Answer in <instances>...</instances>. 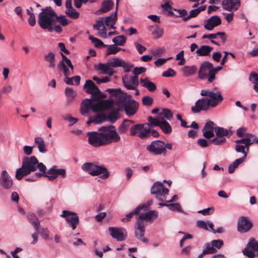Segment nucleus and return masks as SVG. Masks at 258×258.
<instances>
[{
    "mask_svg": "<svg viewBox=\"0 0 258 258\" xmlns=\"http://www.w3.org/2000/svg\"><path fill=\"white\" fill-rule=\"evenodd\" d=\"M60 216L65 218L68 224L72 227L73 230H75L79 224V217L75 213L64 210Z\"/></svg>",
    "mask_w": 258,
    "mask_h": 258,
    "instance_id": "9d476101",
    "label": "nucleus"
},
{
    "mask_svg": "<svg viewBox=\"0 0 258 258\" xmlns=\"http://www.w3.org/2000/svg\"><path fill=\"white\" fill-rule=\"evenodd\" d=\"M38 232H39L44 240H48L50 239V238L49 236V231L47 228H41L40 230H38Z\"/></svg>",
    "mask_w": 258,
    "mask_h": 258,
    "instance_id": "680f3d73",
    "label": "nucleus"
},
{
    "mask_svg": "<svg viewBox=\"0 0 258 258\" xmlns=\"http://www.w3.org/2000/svg\"><path fill=\"white\" fill-rule=\"evenodd\" d=\"M144 205H140L129 213L125 215V217L122 218L121 221L123 223L129 222L134 215H138L139 212L144 208Z\"/></svg>",
    "mask_w": 258,
    "mask_h": 258,
    "instance_id": "cd10ccee",
    "label": "nucleus"
},
{
    "mask_svg": "<svg viewBox=\"0 0 258 258\" xmlns=\"http://www.w3.org/2000/svg\"><path fill=\"white\" fill-rule=\"evenodd\" d=\"M48 174L46 175L44 173L43 176L47 177L49 180H53L58 176H60L62 177H65L66 176V170L62 168H56L55 167H52L48 169L46 172Z\"/></svg>",
    "mask_w": 258,
    "mask_h": 258,
    "instance_id": "4468645a",
    "label": "nucleus"
},
{
    "mask_svg": "<svg viewBox=\"0 0 258 258\" xmlns=\"http://www.w3.org/2000/svg\"><path fill=\"white\" fill-rule=\"evenodd\" d=\"M88 143L94 147H98L105 145L100 132H90L87 133Z\"/></svg>",
    "mask_w": 258,
    "mask_h": 258,
    "instance_id": "6e6552de",
    "label": "nucleus"
},
{
    "mask_svg": "<svg viewBox=\"0 0 258 258\" xmlns=\"http://www.w3.org/2000/svg\"><path fill=\"white\" fill-rule=\"evenodd\" d=\"M221 24L220 18L218 16H213L206 20L204 25V28L209 31L212 30L214 27L220 25Z\"/></svg>",
    "mask_w": 258,
    "mask_h": 258,
    "instance_id": "412c9836",
    "label": "nucleus"
},
{
    "mask_svg": "<svg viewBox=\"0 0 258 258\" xmlns=\"http://www.w3.org/2000/svg\"><path fill=\"white\" fill-rule=\"evenodd\" d=\"M83 88L86 93L91 95L92 99L95 96L100 93L99 89L91 80L86 81Z\"/></svg>",
    "mask_w": 258,
    "mask_h": 258,
    "instance_id": "f3484780",
    "label": "nucleus"
},
{
    "mask_svg": "<svg viewBox=\"0 0 258 258\" xmlns=\"http://www.w3.org/2000/svg\"><path fill=\"white\" fill-rule=\"evenodd\" d=\"M117 10H115V12L110 15L105 17L104 19V24L110 29H115L116 27L114 26L117 21Z\"/></svg>",
    "mask_w": 258,
    "mask_h": 258,
    "instance_id": "393cba45",
    "label": "nucleus"
},
{
    "mask_svg": "<svg viewBox=\"0 0 258 258\" xmlns=\"http://www.w3.org/2000/svg\"><path fill=\"white\" fill-rule=\"evenodd\" d=\"M65 95L67 98V102H71L76 96L77 93L72 88L67 87L65 89Z\"/></svg>",
    "mask_w": 258,
    "mask_h": 258,
    "instance_id": "a19ab883",
    "label": "nucleus"
},
{
    "mask_svg": "<svg viewBox=\"0 0 258 258\" xmlns=\"http://www.w3.org/2000/svg\"><path fill=\"white\" fill-rule=\"evenodd\" d=\"M245 159L243 158H239L236 159L234 162L231 163L230 165L228 167V172L229 173H232L235 171V169L238 167V166L244 162Z\"/></svg>",
    "mask_w": 258,
    "mask_h": 258,
    "instance_id": "4c0bfd02",
    "label": "nucleus"
},
{
    "mask_svg": "<svg viewBox=\"0 0 258 258\" xmlns=\"http://www.w3.org/2000/svg\"><path fill=\"white\" fill-rule=\"evenodd\" d=\"M103 18H101L100 20H98L96 21V23L93 26L94 29L97 30H100L101 27H102V30H104L105 29L104 26V22L103 21Z\"/></svg>",
    "mask_w": 258,
    "mask_h": 258,
    "instance_id": "69168bd1",
    "label": "nucleus"
},
{
    "mask_svg": "<svg viewBox=\"0 0 258 258\" xmlns=\"http://www.w3.org/2000/svg\"><path fill=\"white\" fill-rule=\"evenodd\" d=\"M215 132L216 136L219 137H225L229 136L228 131L223 127L216 126L215 127Z\"/></svg>",
    "mask_w": 258,
    "mask_h": 258,
    "instance_id": "09e8293b",
    "label": "nucleus"
},
{
    "mask_svg": "<svg viewBox=\"0 0 258 258\" xmlns=\"http://www.w3.org/2000/svg\"><path fill=\"white\" fill-rule=\"evenodd\" d=\"M148 121L149 123L145 124V126H148V127H151L152 126H159L161 121V119H160L157 118H154L152 116H149L148 117Z\"/></svg>",
    "mask_w": 258,
    "mask_h": 258,
    "instance_id": "3c124183",
    "label": "nucleus"
},
{
    "mask_svg": "<svg viewBox=\"0 0 258 258\" xmlns=\"http://www.w3.org/2000/svg\"><path fill=\"white\" fill-rule=\"evenodd\" d=\"M145 126V124L142 123L137 124L132 126L130 129L131 135L132 136L135 135L139 132H141Z\"/></svg>",
    "mask_w": 258,
    "mask_h": 258,
    "instance_id": "603ef678",
    "label": "nucleus"
},
{
    "mask_svg": "<svg viewBox=\"0 0 258 258\" xmlns=\"http://www.w3.org/2000/svg\"><path fill=\"white\" fill-rule=\"evenodd\" d=\"M124 109L128 116H132L136 112L138 104L134 100L129 99L124 103Z\"/></svg>",
    "mask_w": 258,
    "mask_h": 258,
    "instance_id": "a211bd4d",
    "label": "nucleus"
},
{
    "mask_svg": "<svg viewBox=\"0 0 258 258\" xmlns=\"http://www.w3.org/2000/svg\"><path fill=\"white\" fill-rule=\"evenodd\" d=\"M106 116L105 114L103 113H99L97 114L94 117L90 116L86 123L88 125L90 124L91 123L99 124L106 120Z\"/></svg>",
    "mask_w": 258,
    "mask_h": 258,
    "instance_id": "c85d7f7f",
    "label": "nucleus"
},
{
    "mask_svg": "<svg viewBox=\"0 0 258 258\" xmlns=\"http://www.w3.org/2000/svg\"><path fill=\"white\" fill-rule=\"evenodd\" d=\"M92 103L93 101L91 99L87 98L82 101L80 107V111L83 115H88L89 112L92 108Z\"/></svg>",
    "mask_w": 258,
    "mask_h": 258,
    "instance_id": "b1692460",
    "label": "nucleus"
},
{
    "mask_svg": "<svg viewBox=\"0 0 258 258\" xmlns=\"http://www.w3.org/2000/svg\"><path fill=\"white\" fill-rule=\"evenodd\" d=\"M105 47H107V49L105 53L106 55H109L110 54H115L122 49V48L117 47L115 44L107 45V46H106Z\"/></svg>",
    "mask_w": 258,
    "mask_h": 258,
    "instance_id": "37998d69",
    "label": "nucleus"
},
{
    "mask_svg": "<svg viewBox=\"0 0 258 258\" xmlns=\"http://www.w3.org/2000/svg\"><path fill=\"white\" fill-rule=\"evenodd\" d=\"M167 208L172 211H178L180 213L183 212L181 206L178 203L168 204Z\"/></svg>",
    "mask_w": 258,
    "mask_h": 258,
    "instance_id": "13d9d810",
    "label": "nucleus"
},
{
    "mask_svg": "<svg viewBox=\"0 0 258 258\" xmlns=\"http://www.w3.org/2000/svg\"><path fill=\"white\" fill-rule=\"evenodd\" d=\"M159 127L166 134H169L172 132V127L170 124L164 119L162 118Z\"/></svg>",
    "mask_w": 258,
    "mask_h": 258,
    "instance_id": "f704fd0d",
    "label": "nucleus"
},
{
    "mask_svg": "<svg viewBox=\"0 0 258 258\" xmlns=\"http://www.w3.org/2000/svg\"><path fill=\"white\" fill-rule=\"evenodd\" d=\"M226 141L225 137H216V138L210 140V143H213L215 145H221L225 143Z\"/></svg>",
    "mask_w": 258,
    "mask_h": 258,
    "instance_id": "6e6d98bb",
    "label": "nucleus"
},
{
    "mask_svg": "<svg viewBox=\"0 0 258 258\" xmlns=\"http://www.w3.org/2000/svg\"><path fill=\"white\" fill-rule=\"evenodd\" d=\"M95 167V164L93 163H85L82 166L83 170L87 172L90 175H93V172Z\"/></svg>",
    "mask_w": 258,
    "mask_h": 258,
    "instance_id": "c03bdc74",
    "label": "nucleus"
},
{
    "mask_svg": "<svg viewBox=\"0 0 258 258\" xmlns=\"http://www.w3.org/2000/svg\"><path fill=\"white\" fill-rule=\"evenodd\" d=\"M110 67L108 61L105 63H99L98 64V70L101 71L104 74H107V71L110 70Z\"/></svg>",
    "mask_w": 258,
    "mask_h": 258,
    "instance_id": "0e129e2a",
    "label": "nucleus"
},
{
    "mask_svg": "<svg viewBox=\"0 0 258 258\" xmlns=\"http://www.w3.org/2000/svg\"><path fill=\"white\" fill-rule=\"evenodd\" d=\"M99 102L103 111L112 108L114 103V100L112 99L104 100Z\"/></svg>",
    "mask_w": 258,
    "mask_h": 258,
    "instance_id": "ea45409f",
    "label": "nucleus"
},
{
    "mask_svg": "<svg viewBox=\"0 0 258 258\" xmlns=\"http://www.w3.org/2000/svg\"><path fill=\"white\" fill-rule=\"evenodd\" d=\"M213 48L208 45H202L196 51L198 56H210Z\"/></svg>",
    "mask_w": 258,
    "mask_h": 258,
    "instance_id": "7c9ffc66",
    "label": "nucleus"
},
{
    "mask_svg": "<svg viewBox=\"0 0 258 258\" xmlns=\"http://www.w3.org/2000/svg\"><path fill=\"white\" fill-rule=\"evenodd\" d=\"M258 241L253 237L249 239L245 247L243 249V254L248 258H253L258 255Z\"/></svg>",
    "mask_w": 258,
    "mask_h": 258,
    "instance_id": "0eeeda50",
    "label": "nucleus"
},
{
    "mask_svg": "<svg viewBox=\"0 0 258 258\" xmlns=\"http://www.w3.org/2000/svg\"><path fill=\"white\" fill-rule=\"evenodd\" d=\"M37 169L41 172L35 173L36 178H40L44 175V173H46V166L39 162L35 156L24 157L22 159L21 167L16 170L15 177L18 180H21Z\"/></svg>",
    "mask_w": 258,
    "mask_h": 258,
    "instance_id": "f257e3e1",
    "label": "nucleus"
},
{
    "mask_svg": "<svg viewBox=\"0 0 258 258\" xmlns=\"http://www.w3.org/2000/svg\"><path fill=\"white\" fill-rule=\"evenodd\" d=\"M223 241L221 239L213 240L211 242H207L205 246L207 248L211 254L217 252L223 245Z\"/></svg>",
    "mask_w": 258,
    "mask_h": 258,
    "instance_id": "aec40b11",
    "label": "nucleus"
},
{
    "mask_svg": "<svg viewBox=\"0 0 258 258\" xmlns=\"http://www.w3.org/2000/svg\"><path fill=\"white\" fill-rule=\"evenodd\" d=\"M245 148H246L244 145H240L239 144H237L235 146V150L237 152L242 153L243 154V156L241 158H243L244 159H245L246 157L248 151H245Z\"/></svg>",
    "mask_w": 258,
    "mask_h": 258,
    "instance_id": "e2e57ef3",
    "label": "nucleus"
},
{
    "mask_svg": "<svg viewBox=\"0 0 258 258\" xmlns=\"http://www.w3.org/2000/svg\"><path fill=\"white\" fill-rule=\"evenodd\" d=\"M196 226L199 228L203 229L205 230H209L208 228L209 226L208 224V221L205 222V221L202 220H198L196 222Z\"/></svg>",
    "mask_w": 258,
    "mask_h": 258,
    "instance_id": "338daca9",
    "label": "nucleus"
},
{
    "mask_svg": "<svg viewBox=\"0 0 258 258\" xmlns=\"http://www.w3.org/2000/svg\"><path fill=\"white\" fill-rule=\"evenodd\" d=\"M140 83L143 87L147 88L148 91L151 92L154 91L157 88L156 85L151 82L148 78L141 79Z\"/></svg>",
    "mask_w": 258,
    "mask_h": 258,
    "instance_id": "2f4dec72",
    "label": "nucleus"
},
{
    "mask_svg": "<svg viewBox=\"0 0 258 258\" xmlns=\"http://www.w3.org/2000/svg\"><path fill=\"white\" fill-rule=\"evenodd\" d=\"M240 0H223L222 8L227 11H231L233 9L236 10L240 7Z\"/></svg>",
    "mask_w": 258,
    "mask_h": 258,
    "instance_id": "4be33fe9",
    "label": "nucleus"
},
{
    "mask_svg": "<svg viewBox=\"0 0 258 258\" xmlns=\"http://www.w3.org/2000/svg\"><path fill=\"white\" fill-rule=\"evenodd\" d=\"M164 146V141L159 140H154L147 146L146 149L152 155L165 156L167 154V150Z\"/></svg>",
    "mask_w": 258,
    "mask_h": 258,
    "instance_id": "39448f33",
    "label": "nucleus"
},
{
    "mask_svg": "<svg viewBox=\"0 0 258 258\" xmlns=\"http://www.w3.org/2000/svg\"><path fill=\"white\" fill-rule=\"evenodd\" d=\"M165 3L161 5L163 12L167 16H173L172 7L169 4L168 0H163Z\"/></svg>",
    "mask_w": 258,
    "mask_h": 258,
    "instance_id": "79ce46f5",
    "label": "nucleus"
},
{
    "mask_svg": "<svg viewBox=\"0 0 258 258\" xmlns=\"http://www.w3.org/2000/svg\"><path fill=\"white\" fill-rule=\"evenodd\" d=\"M222 67L221 66H217L216 68H212L211 71L209 72V76L208 77V81L210 83H212L215 79V75L216 74L222 70Z\"/></svg>",
    "mask_w": 258,
    "mask_h": 258,
    "instance_id": "de8ad7c7",
    "label": "nucleus"
},
{
    "mask_svg": "<svg viewBox=\"0 0 258 258\" xmlns=\"http://www.w3.org/2000/svg\"><path fill=\"white\" fill-rule=\"evenodd\" d=\"M210 95L209 98L203 97L198 100L196 102L195 106L191 107V111L195 113H197L201 111H206L210 106L215 107L223 100L220 92L212 91Z\"/></svg>",
    "mask_w": 258,
    "mask_h": 258,
    "instance_id": "7ed1b4c3",
    "label": "nucleus"
},
{
    "mask_svg": "<svg viewBox=\"0 0 258 258\" xmlns=\"http://www.w3.org/2000/svg\"><path fill=\"white\" fill-rule=\"evenodd\" d=\"M65 13L71 18L77 19L79 17V13L77 12L74 8L70 10H66Z\"/></svg>",
    "mask_w": 258,
    "mask_h": 258,
    "instance_id": "bf43d9fd",
    "label": "nucleus"
},
{
    "mask_svg": "<svg viewBox=\"0 0 258 258\" xmlns=\"http://www.w3.org/2000/svg\"><path fill=\"white\" fill-rule=\"evenodd\" d=\"M126 38L124 35H119L112 38V42L116 46H122L126 42Z\"/></svg>",
    "mask_w": 258,
    "mask_h": 258,
    "instance_id": "49530a36",
    "label": "nucleus"
},
{
    "mask_svg": "<svg viewBox=\"0 0 258 258\" xmlns=\"http://www.w3.org/2000/svg\"><path fill=\"white\" fill-rule=\"evenodd\" d=\"M148 30L153 35H155L156 39L160 38L163 34V30L158 25L150 26L148 27Z\"/></svg>",
    "mask_w": 258,
    "mask_h": 258,
    "instance_id": "72a5a7b5",
    "label": "nucleus"
},
{
    "mask_svg": "<svg viewBox=\"0 0 258 258\" xmlns=\"http://www.w3.org/2000/svg\"><path fill=\"white\" fill-rule=\"evenodd\" d=\"M34 143L37 145L39 151L40 153H45L47 150L44 140L41 137L34 138Z\"/></svg>",
    "mask_w": 258,
    "mask_h": 258,
    "instance_id": "e433bc0d",
    "label": "nucleus"
},
{
    "mask_svg": "<svg viewBox=\"0 0 258 258\" xmlns=\"http://www.w3.org/2000/svg\"><path fill=\"white\" fill-rule=\"evenodd\" d=\"M169 189L165 188L164 185L160 182H155L151 187V194L155 195L156 198L159 201H163L162 197L166 199L168 195Z\"/></svg>",
    "mask_w": 258,
    "mask_h": 258,
    "instance_id": "423d86ee",
    "label": "nucleus"
},
{
    "mask_svg": "<svg viewBox=\"0 0 258 258\" xmlns=\"http://www.w3.org/2000/svg\"><path fill=\"white\" fill-rule=\"evenodd\" d=\"M0 184L6 189H10L13 186V180L6 170H3L2 172Z\"/></svg>",
    "mask_w": 258,
    "mask_h": 258,
    "instance_id": "6ab92c4d",
    "label": "nucleus"
},
{
    "mask_svg": "<svg viewBox=\"0 0 258 258\" xmlns=\"http://www.w3.org/2000/svg\"><path fill=\"white\" fill-rule=\"evenodd\" d=\"M98 131L100 132L105 145L112 142H117L120 141V137L116 132L114 126L110 125L100 127Z\"/></svg>",
    "mask_w": 258,
    "mask_h": 258,
    "instance_id": "20e7f679",
    "label": "nucleus"
},
{
    "mask_svg": "<svg viewBox=\"0 0 258 258\" xmlns=\"http://www.w3.org/2000/svg\"><path fill=\"white\" fill-rule=\"evenodd\" d=\"M235 142L237 144H243V145L246 148V150L248 151L249 146L254 143H258V138H254L252 141V140L249 138H244L241 139L237 140Z\"/></svg>",
    "mask_w": 258,
    "mask_h": 258,
    "instance_id": "473e14b6",
    "label": "nucleus"
},
{
    "mask_svg": "<svg viewBox=\"0 0 258 258\" xmlns=\"http://www.w3.org/2000/svg\"><path fill=\"white\" fill-rule=\"evenodd\" d=\"M201 12V10L200 9H194L190 11L189 15L186 17L182 18V20L184 21H186L189 20L190 18H194L196 17L200 12Z\"/></svg>",
    "mask_w": 258,
    "mask_h": 258,
    "instance_id": "052dcab7",
    "label": "nucleus"
},
{
    "mask_svg": "<svg viewBox=\"0 0 258 258\" xmlns=\"http://www.w3.org/2000/svg\"><path fill=\"white\" fill-rule=\"evenodd\" d=\"M122 80L123 84L126 89L128 90L136 89V87L131 84L130 80L126 75L123 76Z\"/></svg>",
    "mask_w": 258,
    "mask_h": 258,
    "instance_id": "4d7b16f0",
    "label": "nucleus"
},
{
    "mask_svg": "<svg viewBox=\"0 0 258 258\" xmlns=\"http://www.w3.org/2000/svg\"><path fill=\"white\" fill-rule=\"evenodd\" d=\"M113 5V2L111 0L103 1L102 2L101 8L97 11L95 14L99 15L102 13H106L112 9Z\"/></svg>",
    "mask_w": 258,
    "mask_h": 258,
    "instance_id": "a878e982",
    "label": "nucleus"
},
{
    "mask_svg": "<svg viewBox=\"0 0 258 258\" xmlns=\"http://www.w3.org/2000/svg\"><path fill=\"white\" fill-rule=\"evenodd\" d=\"M183 75L185 77H189L196 74L197 72V68L195 66H186L182 69Z\"/></svg>",
    "mask_w": 258,
    "mask_h": 258,
    "instance_id": "c9c22d12",
    "label": "nucleus"
},
{
    "mask_svg": "<svg viewBox=\"0 0 258 258\" xmlns=\"http://www.w3.org/2000/svg\"><path fill=\"white\" fill-rule=\"evenodd\" d=\"M119 108L113 109L109 112L107 116L108 120L112 123L115 122L118 117L117 116L118 113Z\"/></svg>",
    "mask_w": 258,
    "mask_h": 258,
    "instance_id": "58836bf2",
    "label": "nucleus"
},
{
    "mask_svg": "<svg viewBox=\"0 0 258 258\" xmlns=\"http://www.w3.org/2000/svg\"><path fill=\"white\" fill-rule=\"evenodd\" d=\"M88 39L91 41V42L94 44L95 47H106L107 45H105L103 43V42L101 41L100 39L93 37L91 35H89L88 36Z\"/></svg>",
    "mask_w": 258,
    "mask_h": 258,
    "instance_id": "8fccbe9b",
    "label": "nucleus"
},
{
    "mask_svg": "<svg viewBox=\"0 0 258 258\" xmlns=\"http://www.w3.org/2000/svg\"><path fill=\"white\" fill-rule=\"evenodd\" d=\"M108 230L110 235L118 241H122L127 238V233L124 228L109 227Z\"/></svg>",
    "mask_w": 258,
    "mask_h": 258,
    "instance_id": "1a4fd4ad",
    "label": "nucleus"
},
{
    "mask_svg": "<svg viewBox=\"0 0 258 258\" xmlns=\"http://www.w3.org/2000/svg\"><path fill=\"white\" fill-rule=\"evenodd\" d=\"M158 216V212L155 210H149L141 213L136 217V221H144L147 222L153 221L157 219Z\"/></svg>",
    "mask_w": 258,
    "mask_h": 258,
    "instance_id": "dca6fc26",
    "label": "nucleus"
},
{
    "mask_svg": "<svg viewBox=\"0 0 258 258\" xmlns=\"http://www.w3.org/2000/svg\"><path fill=\"white\" fill-rule=\"evenodd\" d=\"M107 61L110 68L116 67L125 68L127 67V63L122 59L118 57H114L108 59Z\"/></svg>",
    "mask_w": 258,
    "mask_h": 258,
    "instance_id": "bb28decb",
    "label": "nucleus"
},
{
    "mask_svg": "<svg viewBox=\"0 0 258 258\" xmlns=\"http://www.w3.org/2000/svg\"><path fill=\"white\" fill-rule=\"evenodd\" d=\"M252 226V222L248 217L241 216L237 222V231L240 233H245L248 231Z\"/></svg>",
    "mask_w": 258,
    "mask_h": 258,
    "instance_id": "ddd939ff",
    "label": "nucleus"
},
{
    "mask_svg": "<svg viewBox=\"0 0 258 258\" xmlns=\"http://www.w3.org/2000/svg\"><path fill=\"white\" fill-rule=\"evenodd\" d=\"M105 91L108 92L112 97L115 98L114 102H116L118 105L126 101L127 94L123 92L120 89H107Z\"/></svg>",
    "mask_w": 258,
    "mask_h": 258,
    "instance_id": "9b49d317",
    "label": "nucleus"
},
{
    "mask_svg": "<svg viewBox=\"0 0 258 258\" xmlns=\"http://www.w3.org/2000/svg\"><path fill=\"white\" fill-rule=\"evenodd\" d=\"M26 217L29 222L32 224L36 231H38L40 226V222L36 215L33 213H28L26 215Z\"/></svg>",
    "mask_w": 258,
    "mask_h": 258,
    "instance_id": "c756f323",
    "label": "nucleus"
},
{
    "mask_svg": "<svg viewBox=\"0 0 258 258\" xmlns=\"http://www.w3.org/2000/svg\"><path fill=\"white\" fill-rule=\"evenodd\" d=\"M98 175H100V177L101 178L105 179L109 177V173L107 169L105 167L95 164V167L94 168L92 176Z\"/></svg>",
    "mask_w": 258,
    "mask_h": 258,
    "instance_id": "5701e85b",
    "label": "nucleus"
},
{
    "mask_svg": "<svg viewBox=\"0 0 258 258\" xmlns=\"http://www.w3.org/2000/svg\"><path fill=\"white\" fill-rule=\"evenodd\" d=\"M44 59L49 62V67L51 68L55 67V55L53 52H49L47 55H45Z\"/></svg>",
    "mask_w": 258,
    "mask_h": 258,
    "instance_id": "a18cd8bd",
    "label": "nucleus"
},
{
    "mask_svg": "<svg viewBox=\"0 0 258 258\" xmlns=\"http://www.w3.org/2000/svg\"><path fill=\"white\" fill-rule=\"evenodd\" d=\"M160 115H163L164 118H166L169 120H171L173 118V113L171 111L167 108H163L162 111L160 113Z\"/></svg>",
    "mask_w": 258,
    "mask_h": 258,
    "instance_id": "864d4df0",
    "label": "nucleus"
},
{
    "mask_svg": "<svg viewBox=\"0 0 258 258\" xmlns=\"http://www.w3.org/2000/svg\"><path fill=\"white\" fill-rule=\"evenodd\" d=\"M145 223L144 221H136L135 226V236L138 240L147 243L148 239L145 237Z\"/></svg>",
    "mask_w": 258,
    "mask_h": 258,
    "instance_id": "f8f14e48",
    "label": "nucleus"
},
{
    "mask_svg": "<svg viewBox=\"0 0 258 258\" xmlns=\"http://www.w3.org/2000/svg\"><path fill=\"white\" fill-rule=\"evenodd\" d=\"M213 68V64L209 61H204L200 66L199 70L198 71V77L201 79L208 80L209 76V72Z\"/></svg>",
    "mask_w": 258,
    "mask_h": 258,
    "instance_id": "2eb2a0df",
    "label": "nucleus"
},
{
    "mask_svg": "<svg viewBox=\"0 0 258 258\" xmlns=\"http://www.w3.org/2000/svg\"><path fill=\"white\" fill-rule=\"evenodd\" d=\"M249 79L254 84L253 87L256 86L258 88V74L257 73H251L250 75Z\"/></svg>",
    "mask_w": 258,
    "mask_h": 258,
    "instance_id": "774afa93",
    "label": "nucleus"
},
{
    "mask_svg": "<svg viewBox=\"0 0 258 258\" xmlns=\"http://www.w3.org/2000/svg\"><path fill=\"white\" fill-rule=\"evenodd\" d=\"M56 13L51 7H46L41 9L38 15V24L43 29L47 30L51 33L55 31L57 33L62 32L60 25L56 24Z\"/></svg>",
    "mask_w": 258,
    "mask_h": 258,
    "instance_id": "f03ea898",
    "label": "nucleus"
},
{
    "mask_svg": "<svg viewBox=\"0 0 258 258\" xmlns=\"http://www.w3.org/2000/svg\"><path fill=\"white\" fill-rule=\"evenodd\" d=\"M150 127H148V128L146 127H143L142 130L140 132L138 136L141 139H145L150 137L151 134V130L150 129Z\"/></svg>",
    "mask_w": 258,
    "mask_h": 258,
    "instance_id": "5fc2aeb1",
    "label": "nucleus"
}]
</instances>
